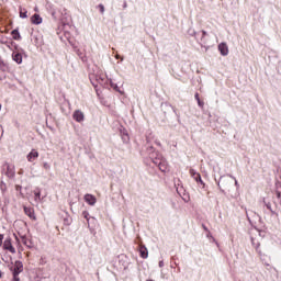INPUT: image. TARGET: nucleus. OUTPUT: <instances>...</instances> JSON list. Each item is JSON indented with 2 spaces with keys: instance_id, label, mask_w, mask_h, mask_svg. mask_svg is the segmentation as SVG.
<instances>
[{
  "instance_id": "f257e3e1",
  "label": "nucleus",
  "mask_w": 281,
  "mask_h": 281,
  "mask_svg": "<svg viewBox=\"0 0 281 281\" xmlns=\"http://www.w3.org/2000/svg\"><path fill=\"white\" fill-rule=\"evenodd\" d=\"M217 186L221 190V192L225 193V190H229L233 186L232 181V175L222 176L220 180L217 181Z\"/></svg>"
},
{
  "instance_id": "f03ea898",
  "label": "nucleus",
  "mask_w": 281,
  "mask_h": 281,
  "mask_svg": "<svg viewBox=\"0 0 281 281\" xmlns=\"http://www.w3.org/2000/svg\"><path fill=\"white\" fill-rule=\"evenodd\" d=\"M10 271L12 272L13 279L12 281H21L19 278L20 273H23V261L16 260L11 267Z\"/></svg>"
},
{
  "instance_id": "7ed1b4c3",
  "label": "nucleus",
  "mask_w": 281,
  "mask_h": 281,
  "mask_svg": "<svg viewBox=\"0 0 281 281\" xmlns=\"http://www.w3.org/2000/svg\"><path fill=\"white\" fill-rule=\"evenodd\" d=\"M2 247L5 251H10V254H16V249L12 246V238L10 237L4 239Z\"/></svg>"
},
{
  "instance_id": "20e7f679",
  "label": "nucleus",
  "mask_w": 281,
  "mask_h": 281,
  "mask_svg": "<svg viewBox=\"0 0 281 281\" xmlns=\"http://www.w3.org/2000/svg\"><path fill=\"white\" fill-rule=\"evenodd\" d=\"M154 164L155 166H158L161 172H166L168 170V161H166V159L156 158Z\"/></svg>"
},
{
  "instance_id": "39448f33",
  "label": "nucleus",
  "mask_w": 281,
  "mask_h": 281,
  "mask_svg": "<svg viewBox=\"0 0 281 281\" xmlns=\"http://www.w3.org/2000/svg\"><path fill=\"white\" fill-rule=\"evenodd\" d=\"M189 172H190L192 179H194V181H196V183H201V186H205V183L201 179V173L196 172V170H194V169H190Z\"/></svg>"
},
{
  "instance_id": "423d86ee",
  "label": "nucleus",
  "mask_w": 281,
  "mask_h": 281,
  "mask_svg": "<svg viewBox=\"0 0 281 281\" xmlns=\"http://www.w3.org/2000/svg\"><path fill=\"white\" fill-rule=\"evenodd\" d=\"M72 120H75V122H85V113L80 110H76L72 114Z\"/></svg>"
},
{
  "instance_id": "0eeeda50",
  "label": "nucleus",
  "mask_w": 281,
  "mask_h": 281,
  "mask_svg": "<svg viewBox=\"0 0 281 281\" xmlns=\"http://www.w3.org/2000/svg\"><path fill=\"white\" fill-rule=\"evenodd\" d=\"M27 161L30 164H33V161H36L38 159V151L36 149H32L27 156H26Z\"/></svg>"
},
{
  "instance_id": "6e6552de",
  "label": "nucleus",
  "mask_w": 281,
  "mask_h": 281,
  "mask_svg": "<svg viewBox=\"0 0 281 281\" xmlns=\"http://www.w3.org/2000/svg\"><path fill=\"white\" fill-rule=\"evenodd\" d=\"M7 171L5 175L9 179H13V177L16 175V171L14 170V165H5Z\"/></svg>"
},
{
  "instance_id": "1a4fd4ad",
  "label": "nucleus",
  "mask_w": 281,
  "mask_h": 281,
  "mask_svg": "<svg viewBox=\"0 0 281 281\" xmlns=\"http://www.w3.org/2000/svg\"><path fill=\"white\" fill-rule=\"evenodd\" d=\"M12 60L18 65H21V63H23V55L19 50H14L12 53Z\"/></svg>"
},
{
  "instance_id": "9d476101",
  "label": "nucleus",
  "mask_w": 281,
  "mask_h": 281,
  "mask_svg": "<svg viewBox=\"0 0 281 281\" xmlns=\"http://www.w3.org/2000/svg\"><path fill=\"white\" fill-rule=\"evenodd\" d=\"M218 52L222 56H227L229 54V47L226 43L218 44Z\"/></svg>"
},
{
  "instance_id": "9b49d317",
  "label": "nucleus",
  "mask_w": 281,
  "mask_h": 281,
  "mask_svg": "<svg viewBox=\"0 0 281 281\" xmlns=\"http://www.w3.org/2000/svg\"><path fill=\"white\" fill-rule=\"evenodd\" d=\"M83 199L86 203H88V205H95V203H98V199H95V195L89 193H87Z\"/></svg>"
},
{
  "instance_id": "f8f14e48",
  "label": "nucleus",
  "mask_w": 281,
  "mask_h": 281,
  "mask_svg": "<svg viewBox=\"0 0 281 281\" xmlns=\"http://www.w3.org/2000/svg\"><path fill=\"white\" fill-rule=\"evenodd\" d=\"M23 210L26 216H29V218H31L32 221H36V214L34 213V209L23 206Z\"/></svg>"
},
{
  "instance_id": "ddd939ff",
  "label": "nucleus",
  "mask_w": 281,
  "mask_h": 281,
  "mask_svg": "<svg viewBox=\"0 0 281 281\" xmlns=\"http://www.w3.org/2000/svg\"><path fill=\"white\" fill-rule=\"evenodd\" d=\"M31 23H33V25H41V23H43V18H41L38 13H35L31 18Z\"/></svg>"
},
{
  "instance_id": "4468645a",
  "label": "nucleus",
  "mask_w": 281,
  "mask_h": 281,
  "mask_svg": "<svg viewBox=\"0 0 281 281\" xmlns=\"http://www.w3.org/2000/svg\"><path fill=\"white\" fill-rule=\"evenodd\" d=\"M199 43H200L201 47H205L207 45V43H209V41H207V32L202 31V34H201Z\"/></svg>"
},
{
  "instance_id": "2eb2a0df",
  "label": "nucleus",
  "mask_w": 281,
  "mask_h": 281,
  "mask_svg": "<svg viewBox=\"0 0 281 281\" xmlns=\"http://www.w3.org/2000/svg\"><path fill=\"white\" fill-rule=\"evenodd\" d=\"M139 254H140V258H148V248H146L145 246H140L139 248Z\"/></svg>"
},
{
  "instance_id": "dca6fc26",
  "label": "nucleus",
  "mask_w": 281,
  "mask_h": 281,
  "mask_svg": "<svg viewBox=\"0 0 281 281\" xmlns=\"http://www.w3.org/2000/svg\"><path fill=\"white\" fill-rule=\"evenodd\" d=\"M0 70L1 71H10V66L8 65V63L3 61L0 59Z\"/></svg>"
},
{
  "instance_id": "f3484780",
  "label": "nucleus",
  "mask_w": 281,
  "mask_h": 281,
  "mask_svg": "<svg viewBox=\"0 0 281 281\" xmlns=\"http://www.w3.org/2000/svg\"><path fill=\"white\" fill-rule=\"evenodd\" d=\"M11 34H12L13 41H21V33H19V30L16 29L13 30Z\"/></svg>"
},
{
  "instance_id": "a211bd4d",
  "label": "nucleus",
  "mask_w": 281,
  "mask_h": 281,
  "mask_svg": "<svg viewBox=\"0 0 281 281\" xmlns=\"http://www.w3.org/2000/svg\"><path fill=\"white\" fill-rule=\"evenodd\" d=\"M34 194H35V201H41V189H36L34 191Z\"/></svg>"
},
{
  "instance_id": "6ab92c4d",
  "label": "nucleus",
  "mask_w": 281,
  "mask_h": 281,
  "mask_svg": "<svg viewBox=\"0 0 281 281\" xmlns=\"http://www.w3.org/2000/svg\"><path fill=\"white\" fill-rule=\"evenodd\" d=\"M82 216H83V218H86V221L88 223V227H90V224H89V213L87 211H83L82 212Z\"/></svg>"
},
{
  "instance_id": "aec40b11",
  "label": "nucleus",
  "mask_w": 281,
  "mask_h": 281,
  "mask_svg": "<svg viewBox=\"0 0 281 281\" xmlns=\"http://www.w3.org/2000/svg\"><path fill=\"white\" fill-rule=\"evenodd\" d=\"M252 245H254L256 251H258V254H261V251L259 250L260 249V244L259 243L256 244V241L252 239Z\"/></svg>"
},
{
  "instance_id": "412c9836",
  "label": "nucleus",
  "mask_w": 281,
  "mask_h": 281,
  "mask_svg": "<svg viewBox=\"0 0 281 281\" xmlns=\"http://www.w3.org/2000/svg\"><path fill=\"white\" fill-rule=\"evenodd\" d=\"M43 168L44 170H52V166L49 165V162H43Z\"/></svg>"
},
{
  "instance_id": "4be33fe9",
  "label": "nucleus",
  "mask_w": 281,
  "mask_h": 281,
  "mask_svg": "<svg viewBox=\"0 0 281 281\" xmlns=\"http://www.w3.org/2000/svg\"><path fill=\"white\" fill-rule=\"evenodd\" d=\"M266 207H267V210H269L271 212V214H276V211H273V209H271V203H266Z\"/></svg>"
},
{
  "instance_id": "5701e85b",
  "label": "nucleus",
  "mask_w": 281,
  "mask_h": 281,
  "mask_svg": "<svg viewBox=\"0 0 281 281\" xmlns=\"http://www.w3.org/2000/svg\"><path fill=\"white\" fill-rule=\"evenodd\" d=\"M20 18L21 19H27V11H25V12L20 11Z\"/></svg>"
},
{
  "instance_id": "b1692460",
  "label": "nucleus",
  "mask_w": 281,
  "mask_h": 281,
  "mask_svg": "<svg viewBox=\"0 0 281 281\" xmlns=\"http://www.w3.org/2000/svg\"><path fill=\"white\" fill-rule=\"evenodd\" d=\"M110 85H111L112 89H114L115 91H120V89L117 88V83L110 81Z\"/></svg>"
},
{
  "instance_id": "393cba45",
  "label": "nucleus",
  "mask_w": 281,
  "mask_h": 281,
  "mask_svg": "<svg viewBox=\"0 0 281 281\" xmlns=\"http://www.w3.org/2000/svg\"><path fill=\"white\" fill-rule=\"evenodd\" d=\"M98 8L100 10V13L104 14V4H99Z\"/></svg>"
},
{
  "instance_id": "a878e982",
  "label": "nucleus",
  "mask_w": 281,
  "mask_h": 281,
  "mask_svg": "<svg viewBox=\"0 0 281 281\" xmlns=\"http://www.w3.org/2000/svg\"><path fill=\"white\" fill-rule=\"evenodd\" d=\"M198 105L200 106V109H203V106H205V102L203 101H198Z\"/></svg>"
},
{
  "instance_id": "bb28decb",
  "label": "nucleus",
  "mask_w": 281,
  "mask_h": 281,
  "mask_svg": "<svg viewBox=\"0 0 281 281\" xmlns=\"http://www.w3.org/2000/svg\"><path fill=\"white\" fill-rule=\"evenodd\" d=\"M22 189H23V187H21V186H19V184L15 186L16 192H20V194H23V193H21V190H22Z\"/></svg>"
},
{
  "instance_id": "cd10ccee",
  "label": "nucleus",
  "mask_w": 281,
  "mask_h": 281,
  "mask_svg": "<svg viewBox=\"0 0 281 281\" xmlns=\"http://www.w3.org/2000/svg\"><path fill=\"white\" fill-rule=\"evenodd\" d=\"M231 179L233 182H235V186L238 188V180H236V178L233 176H231Z\"/></svg>"
},
{
  "instance_id": "c85d7f7f",
  "label": "nucleus",
  "mask_w": 281,
  "mask_h": 281,
  "mask_svg": "<svg viewBox=\"0 0 281 281\" xmlns=\"http://www.w3.org/2000/svg\"><path fill=\"white\" fill-rule=\"evenodd\" d=\"M3 246V234H0V247Z\"/></svg>"
},
{
  "instance_id": "c756f323",
  "label": "nucleus",
  "mask_w": 281,
  "mask_h": 281,
  "mask_svg": "<svg viewBox=\"0 0 281 281\" xmlns=\"http://www.w3.org/2000/svg\"><path fill=\"white\" fill-rule=\"evenodd\" d=\"M194 98H195L196 102H199V101L201 100V98H199V92H196V93L194 94Z\"/></svg>"
},
{
  "instance_id": "7c9ffc66",
  "label": "nucleus",
  "mask_w": 281,
  "mask_h": 281,
  "mask_svg": "<svg viewBox=\"0 0 281 281\" xmlns=\"http://www.w3.org/2000/svg\"><path fill=\"white\" fill-rule=\"evenodd\" d=\"M3 137V127L0 126V139Z\"/></svg>"
},
{
  "instance_id": "2f4dec72",
  "label": "nucleus",
  "mask_w": 281,
  "mask_h": 281,
  "mask_svg": "<svg viewBox=\"0 0 281 281\" xmlns=\"http://www.w3.org/2000/svg\"><path fill=\"white\" fill-rule=\"evenodd\" d=\"M155 144L158 145L159 147H161V142L155 140Z\"/></svg>"
},
{
  "instance_id": "473e14b6",
  "label": "nucleus",
  "mask_w": 281,
  "mask_h": 281,
  "mask_svg": "<svg viewBox=\"0 0 281 281\" xmlns=\"http://www.w3.org/2000/svg\"><path fill=\"white\" fill-rule=\"evenodd\" d=\"M123 8H124V10H126V8H128V4L126 2H124Z\"/></svg>"
},
{
  "instance_id": "72a5a7b5",
  "label": "nucleus",
  "mask_w": 281,
  "mask_h": 281,
  "mask_svg": "<svg viewBox=\"0 0 281 281\" xmlns=\"http://www.w3.org/2000/svg\"><path fill=\"white\" fill-rule=\"evenodd\" d=\"M4 273L0 270V280L3 278Z\"/></svg>"
},
{
  "instance_id": "f704fd0d",
  "label": "nucleus",
  "mask_w": 281,
  "mask_h": 281,
  "mask_svg": "<svg viewBox=\"0 0 281 281\" xmlns=\"http://www.w3.org/2000/svg\"><path fill=\"white\" fill-rule=\"evenodd\" d=\"M159 267L161 268V267H164V261H159Z\"/></svg>"
},
{
  "instance_id": "c9c22d12",
  "label": "nucleus",
  "mask_w": 281,
  "mask_h": 281,
  "mask_svg": "<svg viewBox=\"0 0 281 281\" xmlns=\"http://www.w3.org/2000/svg\"><path fill=\"white\" fill-rule=\"evenodd\" d=\"M91 83L94 86V87H98V83L95 81H91Z\"/></svg>"
},
{
  "instance_id": "e433bc0d",
  "label": "nucleus",
  "mask_w": 281,
  "mask_h": 281,
  "mask_svg": "<svg viewBox=\"0 0 281 281\" xmlns=\"http://www.w3.org/2000/svg\"><path fill=\"white\" fill-rule=\"evenodd\" d=\"M199 37V33H195V38Z\"/></svg>"
},
{
  "instance_id": "4c0bfd02",
  "label": "nucleus",
  "mask_w": 281,
  "mask_h": 281,
  "mask_svg": "<svg viewBox=\"0 0 281 281\" xmlns=\"http://www.w3.org/2000/svg\"><path fill=\"white\" fill-rule=\"evenodd\" d=\"M115 58L119 59V58H120V55H116Z\"/></svg>"
},
{
  "instance_id": "58836bf2",
  "label": "nucleus",
  "mask_w": 281,
  "mask_h": 281,
  "mask_svg": "<svg viewBox=\"0 0 281 281\" xmlns=\"http://www.w3.org/2000/svg\"><path fill=\"white\" fill-rule=\"evenodd\" d=\"M81 60L85 63V57H81Z\"/></svg>"
},
{
  "instance_id": "ea45409f",
  "label": "nucleus",
  "mask_w": 281,
  "mask_h": 281,
  "mask_svg": "<svg viewBox=\"0 0 281 281\" xmlns=\"http://www.w3.org/2000/svg\"><path fill=\"white\" fill-rule=\"evenodd\" d=\"M0 80H3V79L0 77Z\"/></svg>"
}]
</instances>
